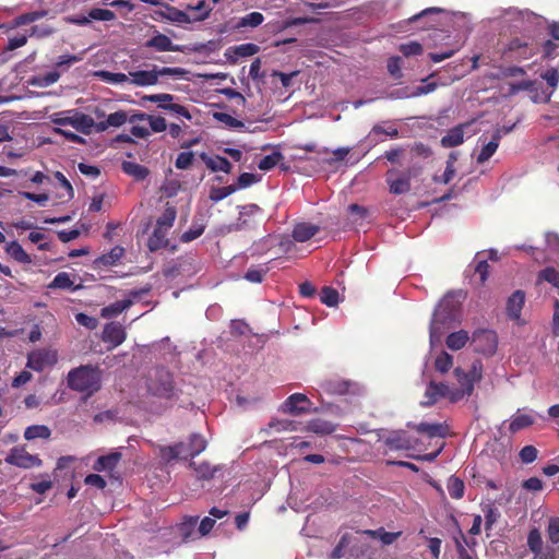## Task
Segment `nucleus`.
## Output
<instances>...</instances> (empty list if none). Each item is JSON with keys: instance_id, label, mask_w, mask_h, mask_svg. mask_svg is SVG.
I'll return each mask as SVG.
<instances>
[{"instance_id": "f257e3e1", "label": "nucleus", "mask_w": 559, "mask_h": 559, "mask_svg": "<svg viewBox=\"0 0 559 559\" xmlns=\"http://www.w3.org/2000/svg\"><path fill=\"white\" fill-rule=\"evenodd\" d=\"M460 302L455 300L451 293L440 300L432 313L429 326V337L432 345L440 343L444 332L460 323Z\"/></svg>"}, {"instance_id": "f03ea898", "label": "nucleus", "mask_w": 559, "mask_h": 559, "mask_svg": "<svg viewBox=\"0 0 559 559\" xmlns=\"http://www.w3.org/2000/svg\"><path fill=\"white\" fill-rule=\"evenodd\" d=\"M69 389L92 396L102 388V370L98 366L81 365L71 369L67 376Z\"/></svg>"}, {"instance_id": "7ed1b4c3", "label": "nucleus", "mask_w": 559, "mask_h": 559, "mask_svg": "<svg viewBox=\"0 0 559 559\" xmlns=\"http://www.w3.org/2000/svg\"><path fill=\"white\" fill-rule=\"evenodd\" d=\"M148 392L159 399L170 400L176 396L174 377L166 368H156L147 383Z\"/></svg>"}, {"instance_id": "20e7f679", "label": "nucleus", "mask_w": 559, "mask_h": 559, "mask_svg": "<svg viewBox=\"0 0 559 559\" xmlns=\"http://www.w3.org/2000/svg\"><path fill=\"white\" fill-rule=\"evenodd\" d=\"M51 122L57 126H71L83 134H90L95 124L91 116L71 110L53 114Z\"/></svg>"}, {"instance_id": "39448f33", "label": "nucleus", "mask_w": 559, "mask_h": 559, "mask_svg": "<svg viewBox=\"0 0 559 559\" xmlns=\"http://www.w3.org/2000/svg\"><path fill=\"white\" fill-rule=\"evenodd\" d=\"M472 345L474 346L475 352L486 356H491L497 350V334L492 330L479 329L473 333Z\"/></svg>"}, {"instance_id": "423d86ee", "label": "nucleus", "mask_w": 559, "mask_h": 559, "mask_svg": "<svg viewBox=\"0 0 559 559\" xmlns=\"http://www.w3.org/2000/svg\"><path fill=\"white\" fill-rule=\"evenodd\" d=\"M5 462L20 468L39 467L43 464L38 455H33L22 445L13 447L5 457Z\"/></svg>"}, {"instance_id": "0eeeda50", "label": "nucleus", "mask_w": 559, "mask_h": 559, "mask_svg": "<svg viewBox=\"0 0 559 559\" xmlns=\"http://www.w3.org/2000/svg\"><path fill=\"white\" fill-rule=\"evenodd\" d=\"M58 361V354L52 349H36L28 354L26 366L37 372L52 367Z\"/></svg>"}, {"instance_id": "6e6552de", "label": "nucleus", "mask_w": 559, "mask_h": 559, "mask_svg": "<svg viewBox=\"0 0 559 559\" xmlns=\"http://www.w3.org/2000/svg\"><path fill=\"white\" fill-rule=\"evenodd\" d=\"M312 402L302 393H294L288 396L281 406L282 412L292 415H301L310 412Z\"/></svg>"}, {"instance_id": "1a4fd4ad", "label": "nucleus", "mask_w": 559, "mask_h": 559, "mask_svg": "<svg viewBox=\"0 0 559 559\" xmlns=\"http://www.w3.org/2000/svg\"><path fill=\"white\" fill-rule=\"evenodd\" d=\"M407 426L419 433L427 435L429 438H445L449 435V426L445 423H408Z\"/></svg>"}, {"instance_id": "9d476101", "label": "nucleus", "mask_w": 559, "mask_h": 559, "mask_svg": "<svg viewBox=\"0 0 559 559\" xmlns=\"http://www.w3.org/2000/svg\"><path fill=\"white\" fill-rule=\"evenodd\" d=\"M127 333L123 326L118 322H110L104 326L102 338L105 343H110L117 347L124 342Z\"/></svg>"}, {"instance_id": "9b49d317", "label": "nucleus", "mask_w": 559, "mask_h": 559, "mask_svg": "<svg viewBox=\"0 0 559 559\" xmlns=\"http://www.w3.org/2000/svg\"><path fill=\"white\" fill-rule=\"evenodd\" d=\"M355 383L341 379L338 377H332L326 380H324L321 384V388L323 391L331 395H344L350 392L352 386H354Z\"/></svg>"}, {"instance_id": "f8f14e48", "label": "nucleus", "mask_w": 559, "mask_h": 559, "mask_svg": "<svg viewBox=\"0 0 559 559\" xmlns=\"http://www.w3.org/2000/svg\"><path fill=\"white\" fill-rule=\"evenodd\" d=\"M384 443L391 450H411L414 448V440L404 430L391 432Z\"/></svg>"}, {"instance_id": "ddd939ff", "label": "nucleus", "mask_w": 559, "mask_h": 559, "mask_svg": "<svg viewBox=\"0 0 559 559\" xmlns=\"http://www.w3.org/2000/svg\"><path fill=\"white\" fill-rule=\"evenodd\" d=\"M449 394V386L442 382L430 381L426 392L425 401L421 402L423 406H431L441 397H445Z\"/></svg>"}, {"instance_id": "4468645a", "label": "nucleus", "mask_w": 559, "mask_h": 559, "mask_svg": "<svg viewBox=\"0 0 559 559\" xmlns=\"http://www.w3.org/2000/svg\"><path fill=\"white\" fill-rule=\"evenodd\" d=\"M144 47L153 48L159 52L180 51L179 46L174 45L168 36L158 32L156 35L145 41Z\"/></svg>"}, {"instance_id": "2eb2a0df", "label": "nucleus", "mask_w": 559, "mask_h": 559, "mask_svg": "<svg viewBox=\"0 0 559 559\" xmlns=\"http://www.w3.org/2000/svg\"><path fill=\"white\" fill-rule=\"evenodd\" d=\"M168 231L169 228H165L159 225L155 226L152 235L147 239V247L150 251H158L169 246V240L167 238Z\"/></svg>"}, {"instance_id": "dca6fc26", "label": "nucleus", "mask_w": 559, "mask_h": 559, "mask_svg": "<svg viewBox=\"0 0 559 559\" xmlns=\"http://www.w3.org/2000/svg\"><path fill=\"white\" fill-rule=\"evenodd\" d=\"M200 157L211 171H223L225 174L231 173L233 165L226 157L219 155H215L212 157L209 156L206 153H202Z\"/></svg>"}, {"instance_id": "f3484780", "label": "nucleus", "mask_w": 559, "mask_h": 559, "mask_svg": "<svg viewBox=\"0 0 559 559\" xmlns=\"http://www.w3.org/2000/svg\"><path fill=\"white\" fill-rule=\"evenodd\" d=\"M129 75L131 76L129 82L136 86H151L158 82V73L156 69L129 72Z\"/></svg>"}, {"instance_id": "a211bd4d", "label": "nucleus", "mask_w": 559, "mask_h": 559, "mask_svg": "<svg viewBox=\"0 0 559 559\" xmlns=\"http://www.w3.org/2000/svg\"><path fill=\"white\" fill-rule=\"evenodd\" d=\"M525 302V295L522 290H515L507 301V313L510 319L516 320L521 317V311Z\"/></svg>"}, {"instance_id": "6ab92c4d", "label": "nucleus", "mask_w": 559, "mask_h": 559, "mask_svg": "<svg viewBox=\"0 0 559 559\" xmlns=\"http://www.w3.org/2000/svg\"><path fill=\"white\" fill-rule=\"evenodd\" d=\"M320 228L310 223H299L293 229V238L296 241L305 242L319 233Z\"/></svg>"}, {"instance_id": "aec40b11", "label": "nucleus", "mask_w": 559, "mask_h": 559, "mask_svg": "<svg viewBox=\"0 0 559 559\" xmlns=\"http://www.w3.org/2000/svg\"><path fill=\"white\" fill-rule=\"evenodd\" d=\"M206 448V441L205 439L198 433H192L189 437L188 444H185L183 454L185 457H194L199 455L201 452H203Z\"/></svg>"}, {"instance_id": "412c9836", "label": "nucleus", "mask_w": 559, "mask_h": 559, "mask_svg": "<svg viewBox=\"0 0 559 559\" xmlns=\"http://www.w3.org/2000/svg\"><path fill=\"white\" fill-rule=\"evenodd\" d=\"M464 142V130L463 126H456L448 131L445 135L441 138V145L443 147H455Z\"/></svg>"}, {"instance_id": "4be33fe9", "label": "nucleus", "mask_w": 559, "mask_h": 559, "mask_svg": "<svg viewBox=\"0 0 559 559\" xmlns=\"http://www.w3.org/2000/svg\"><path fill=\"white\" fill-rule=\"evenodd\" d=\"M121 457L122 454L118 451L110 452L107 455H102L95 462L94 469L97 472L112 471L117 466Z\"/></svg>"}, {"instance_id": "5701e85b", "label": "nucleus", "mask_w": 559, "mask_h": 559, "mask_svg": "<svg viewBox=\"0 0 559 559\" xmlns=\"http://www.w3.org/2000/svg\"><path fill=\"white\" fill-rule=\"evenodd\" d=\"M213 118L216 121L224 123L229 129H238V130H242L243 129L247 132L261 131L260 128H255V129H252V130L246 128L245 123L242 121L234 118L231 115H229L227 112L215 111V112H213Z\"/></svg>"}, {"instance_id": "b1692460", "label": "nucleus", "mask_w": 559, "mask_h": 559, "mask_svg": "<svg viewBox=\"0 0 559 559\" xmlns=\"http://www.w3.org/2000/svg\"><path fill=\"white\" fill-rule=\"evenodd\" d=\"M501 140V133L500 130H497L493 134L491 140L483 146L481 151L479 152L477 156V163L484 164L487 162L497 151L499 143Z\"/></svg>"}, {"instance_id": "393cba45", "label": "nucleus", "mask_w": 559, "mask_h": 559, "mask_svg": "<svg viewBox=\"0 0 559 559\" xmlns=\"http://www.w3.org/2000/svg\"><path fill=\"white\" fill-rule=\"evenodd\" d=\"M183 442H178L174 445L160 447L159 456L165 463H169L178 459H186L183 454Z\"/></svg>"}, {"instance_id": "a878e982", "label": "nucleus", "mask_w": 559, "mask_h": 559, "mask_svg": "<svg viewBox=\"0 0 559 559\" xmlns=\"http://www.w3.org/2000/svg\"><path fill=\"white\" fill-rule=\"evenodd\" d=\"M469 334L465 330L450 333L445 338L447 347L451 350L462 349L468 342Z\"/></svg>"}, {"instance_id": "bb28decb", "label": "nucleus", "mask_w": 559, "mask_h": 559, "mask_svg": "<svg viewBox=\"0 0 559 559\" xmlns=\"http://www.w3.org/2000/svg\"><path fill=\"white\" fill-rule=\"evenodd\" d=\"M121 169L124 174L133 177L138 181L144 180L150 174V170L145 166L133 162H122Z\"/></svg>"}, {"instance_id": "cd10ccee", "label": "nucleus", "mask_w": 559, "mask_h": 559, "mask_svg": "<svg viewBox=\"0 0 559 559\" xmlns=\"http://www.w3.org/2000/svg\"><path fill=\"white\" fill-rule=\"evenodd\" d=\"M307 429L313 433L324 436L333 433L336 430V426L331 421L316 418L308 423Z\"/></svg>"}, {"instance_id": "c85d7f7f", "label": "nucleus", "mask_w": 559, "mask_h": 559, "mask_svg": "<svg viewBox=\"0 0 559 559\" xmlns=\"http://www.w3.org/2000/svg\"><path fill=\"white\" fill-rule=\"evenodd\" d=\"M132 306V299L117 300L102 309L103 318H112Z\"/></svg>"}, {"instance_id": "c756f323", "label": "nucleus", "mask_w": 559, "mask_h": 559, "mask_svg": "<svg viewBox=\"0 0 559 559\" xmlns=\"http://www.w3.org/2000/svg\"><path fill=\"white\" fill-rule=\"evenodd\" d=\"M454 373H455V376L457 378V381L460 383V389L459 390H466L467 384H471L472 388L474 389L475 381L479 380L480 377H481L480 372L477 371L475 365L473 366V369H472V371L469 373L463 372L460 368H456L454 370Z\"/></svg>"}, {"instance_id": "7c9ffc66", "label": "nucleus", "mask_w": 559, "mask_h": 559, "mask_svg": "<svg viewBox=\"0 0 559 559\" xmlns=\"http://www.w3.org/2000/svg\"><path fill=\"white\" fill-rule=\"evenodd\" d=\"M189 466L194 469L198 478L203 479V480L212 479L214 477L215 473L218 471L217 466H212L207 462H201L198 464L197 462L192 461V462H190Z\"/></svg>"}, {"instance_id": "2f4dec72", "label": "nucleus", "mask_w": 559, "mask_h": 559, "mask_svg": "<svg viewBox=\"0 0 559 559\" xmlns=\"http://www.w3.org/2000/svg\"><path fill=\"white\" fill-rule=\"evenodd\" d=\"M51 436V430L46 425H32L28 426L24 431V438L26 440H35V439H49Z\"/></svg>"}, {"instance_id": "473e14b6", "label": "nucleus", "mask_w": 559, "mask_h": 559, "mask_svg": "<svg viewBox=\"0 0 559 559\" xmlns=\"http://www.w3.org/2000/svg\"><path fill=\"white\" fill-rule=\"evenodd\" d=\"M48 287L51 289L75 290L79 286H74L73 281L67 272H60L55 276Z\"/></svg>"}, {"instance_id": "72a5a7b5", "label": "nucleus", "mask_w": 559, "mask_h": 559, "mask_svg": "<svg viewBox=\"0 0 559 559\" xmlns=\"http://www.w3.org/2000/svg\"><path fill=\"white\" fill-rule=\"evenodd\" d=\"M124 254V249L120 246L114 247L108 253L103 254L97 259V263L103 266L115 265Z\"/></svg>"}, {"instance_id": "f704fd0d", "label": "nucleus", "mask_w": 559, "mask_h": 559, "mask_svg": "<svg viewBox=\"0 0 559 559\" xmlns=\"http://www.w3.org/2000/svg\"><path fill=\"white\" fill-rule=\"evenodd\" d=\"M447 489H448L451 498L457 500V499L463 498L464 491H465V485H464V481L460 477L452 475L451 477H449V479L447 481Z\"/></svg>"}, {"instance_id": "c9c22d12", "label": "nucleus", "mask_w": 559, "mask_h": 559, "mask_svg": "<svg viewBox=\"0 0 559 559\" xmlns=\"http://www.w3.org/2000/svg\"><path fill=\"white\" fill-rule=\"evenodd\" d=\"M534 424V418L528 414H516L509 425L511 433H515L522 429H525Z\"/></svg>"}, {"instance_id": "e433bc0d", "label": "nucleus", "mask_w": 559, "mask_h": 559, "mask_svg": "<svg viewBox=\"0 0 559 559\" xmlns=\"http://www.w3.org/2000/svg\"><path fill=\"white\" fill-rule=\"evenodd\" d=\"M176 217V207L167 202L163 214L156 221V225L170 229L174 226Z\"/></svg>"}, {"instance_id": "4c0bfd02", "label": "nucleus", "mask_w": 559, "mask_h": 559, "mask_svg": "<svg viewBox=\"0 0 559 559\" xmlns=\"http://www.w3.org/2000/svg\"><path fill=\"white\" fill-rule=\"evenodd\" d=\"M527 46H528L527 41H525L519 37H515V38H512L508 43L506 52H518L519 51L520 52L519 58L526 59L533 55V53L526 51Z\"/></svg>"}, {"instance_id": "58836bf2", "label": "nucleus", "mask_w": 559, "mask_h": 559, "mask_svg": "<svg viewBox=\"0 0 559 559\" xmlns=\"http://www.w3.org/2000/svg\"><path fill=\"white\" fill-rule=\"evenodd\" d=\"M261 209L257 204H248L242 207L239 213V217L237 223L235 224V229L240 230L250 226L249 222L245 218V216L254 215L260 212Z\"/></svg>"}, {"instance_id": "ea45409f", "label": "nucleus", "mask_w": 559, "mask_h": 559, "mask_svg": "<svg viewBox=\"0 0 559 559\" xmlns=\"http://www.w3.org/2000/svg\"><path fill=\"white\" fill-rule=\"evenodd\" d=\"M237 191L236 185H229L225 187H212L210 190V200L213 202H219L228 195Z\"/></svg>"}, {"instance_id": "a19ab883", "label": "nucleus", "mask_w": 559, "mask_h": 559, "mask_svg": "<svg viewBox=\"0 0 559 559\" xmlns=\"http://www.w3.org/2000/svg\"><path fill=\"white\" fill-rule=\"evenodd\" d=\"M365 534L372 537H379L384 545H391L402 535V532H385L383 528H380L377 531L367 530L365 531Z\"/></svg>"}, {"instance_id": "79ce46f5", "label": "nucleus", "mask_w": 559, "mask_h": 559, "mask_svg": "<svg viewBox=\"0 0 559 559\" xmlns=\"http://www.w3.org/2000/svg\"><path fill=\"white\" fill-rule=\"evenodd\" d=\"M390 192L393 194H403L411 190V180L408 177H400L394 180L388 179Z\"/></svg>"}, {"instance_id": "37998d69", "label": "nucleus", "mask_w": 559, "mask_h": 559, "mask_svg": "<svg viewBox=\"0 0 559 559\" xmlns=\"http://www.w3.org/2000/svg\"><path fill=\"white\" fill-rule=\"evenodd\" d=\"M46 14H47V12L44 10L43 11H33V12H27V13L21 14L13 20V26L17 27V26L31 24L33 22H36V21L43 19Z\"/></svg>"}, {"instance_id": "c03bdc74", "label": "nucleus", "mask_w": 559, "mask_h": 559, "mask_svg": "<svg viewBox=\"0 0 559 559\" xmlns=\"http://www.w3.org/2000/svg\"><path fill=\"white\" fill-rule=\"evenodd\" d=\"M283 158L284 156L281 152H273L272 154L264 156L259 162L258 167L260 170L269 171L273 169Z\"/></svg>"}, {"instance_id": "a18cd8bd", "label": "nucleus", "mask_w": 559, "mask_h": 559, "mask_svg": "<svg viewBox=\"0 0 559 559\" xmlns=\"http://www.w3.org/2000/svg\"><path fill=\"white\" fill-rule=\"evenodd\" d=\"M8 252L17 262H21V263H28V262H31L29 255L25 252L23 247L19 242H16V241H12L9 245Z\"/></svg>"}, {"instance_id": "49530a36", "label": "nucleus", "mask_w": 559, "mask_h": 559, "mask_svg": "<svg viewBox=\"0 0 559 559\" xmlns=\"http://www.w3.org/2000/svg\"><path fill=\"white\" fill-rule=\"evenodd\" d=\"M163 5L167 9L168 14L167 15H165L164 13H160V14L164 17H166L167 20L177 22V23H189L190 22V17L186 12L178 10L175 7H171L169 4L164 3Z\"/></svg>"}, {"instance_id": "de8ad7c7", "label": "nucleus", "mask_w": 559, "mask_h": 559, "mask_svg": "<svg viewBox=\"0 0 559 559\" xmlns=\"http://www.w3.org/2000/svg\"><path fill=\"white\" fill-rule=\"evenodd\" d=\"M320 301L329 307H334L338 304V292L330 286L322 288L320 293Z\"/></svg>"}, {"instance_id": "09e8293b", "label": "nucleus", "mask_w": 559, "mask_h": 559, "mask_svg": "<svg viewBox=\"0 0 559 559\" xmlns=\"http://www.w3.org/2000/svg\"><path fill=\"white\" fill-rule=\"evenodd\" d=\"M96 76L100 78L103 81L111 84H121L124 82H129V76L124 73H114L109 71H98L96 72Z\"/></svg>"}, {"instance_id": "8fccbe9b", "label": "nucleus", "mask_w": 559, "mask_h": 559, "mask_svg": "<svg viewBox=\"0 0 559 559\" xmlns=\"http://www.w3.org/2000/svg\"><path fill=\"white\" fill-rule=\"evenodd\" d=\"M453 366V357L447 352H442L435 360V368L441 373L448 372Z\"/></svg>"}, {"instance_id": "3c124183", "label": "nucleus", "mask_w": 559, "mask_h": 559, "mask_svg": "<svg viewBox=\"0 0 559 559\" xmlns=\"http://www.w3.org/2000/svg\"><path fill=\"white\" fill-rule=\"evenodd\" d=\"M264 21V16L260 12H251L242 16L238 23L239 27H257Z\"/></svg>"}, {"instance_id": "603ef678", "label": "nucleus", "mask_w": 559, "mask_h": 559, "mask_svg": "<svg viewBox=\"0 0 559 559\" xmlns=\"http://www.w3.org/2000/svg\"><path fill=\"white\" fill-rule=\"evenodd\" d=\"M527 546L535 555H538L542 551L543 540L540 532L537 528L530 531L527 536Z\"/></svg>"}, {"instance_id": "864d4df0", "label": "nucleus", "mask_w": 559, "mask_h": 559, "mask_svg": "<svg viewBox=\"0 0 559 559\" xmlns=\"http://www.w3.org/2000/svg\"><path fill=\"white\" fill-rule=\"evenodd\" d=\"M538 280L548 282L552 286L559 288V272L552 266H548L542 270L538 273Z\"/></svg>"}, {"instance_id": "5fc2aeb1", "label": "nucleus", "mask_w": 559, "mask_h": 559, "mask_svg": "<svg viewBox=\"0 0 559 559\" xmlns=\"http://www.w3.org/2000/svg\"><path fill=\"white\" fill-rule=\"evenodd\" d=\"M88 17L95 21H112L116 19V14L108 9L93 8L88 11Z\"/></svg>"}, {"instance_id": "6e6d98bb", "label": "nucleus", "mask_w": 559, "mask_h": 559, "mask_svg": "<svg viewBox=\"0 0 559 559\" xmlns=\"http://www.w3.org/2000/svg\"><path fill=\"white\" fill-rule=\"evenodd\" d=\"M236 57H251L259 51V47L255 44L247 43L235 46L231 48Z\"/></svg>"}, {"instance_id": "4d7b16f0", "label": "nucleus", "mask_w": 559, "mask_h": 559, "mask_svg": "<svg viewBox=\"0 0 559 559\" xmlns=\"http://www.w3.org/2000/svg\"><path fill=\"white\" fill-rule=\"evenodd\" d=\"M128 119L129 112H127L126 110H118L108 115L106 123L110 124L111 127L118 128L128 122Z\"/></svg>"}, {"instance_id": "13d9d810", "label": "nucleus", "mask_w": 559, "mask_h": 559, "mask_svg": "<svg viewBox=\"0 0 559 559\" xmlns=\"http://www.w3.org/2000/svg\"><path fill=\"white\" fill-rule=\"evenodd\" d=\"M198 519V516H191L180 524L179 531L183 540H188L193 535Z\"/></svg>"}, {"instance_id": "bf43d9fd", "label": "nucleus", "mask_w": 559, "mask_h": 559, "mask_svg": "<svg viewBox=\"0 0 559 559\" xmlns=\"http://www.w3.org/2000/svg\"><path fill=\"white\" fill-rule=\"evenodd\" d=\"M389 73L394 79H401L403 76L402 73V58L399 56H394L389 58L388 64H386Z\"/></svg>"}, {"instance_id": "052dcab7", "label": "nucleus", "mask_w": 559, "mask_h": 559, "mask_svg": "<svg viewBox=\"0 0 559 559\" xmlns=\"http://www.w3.org/2000/svg\"><path fill=\"white\" fill-rule=\"evenodd\" d=\"M399 49L405 57L419 56L423 53V46L418 41L402 44Z\"/></svg>"}, {"instance_id": "680f3d73", "label": "nucleus", "mask_w": 559, "mask_h": 559, "mask_svg": "<svg viewBox=\"0 0 559 559\" xmlns=\"http://www.w3.org/2000/svg\"><path fill=\"white\" fill-rule=\"evenodd\" d=\"M159 108L162 109H166V110H169L176 115H179L188 120H191L192 119V115L190 114V111L182 105L180 104H159Z\"/></svg>"}, {"instance_id": "e2e57ef3", "label": "nucleus", "mask_w": 559, "mask_h": 559, "mask_svg": "<svg viewBox=\"0 0 559 559\" xmlns=\"http://www.w3.org/2000/svg\"><path fill=\"white\" fill-rule=\"evenodd\" d=\"M538 451L534 445H525L521 449L519 456L522 463L530 464L537 459Z\"/></svg>"}, {"instance_id": "0e129e2a", "label": "nucleus", "mask_w": 559, "mask_h": 559, "mask_svg": "<svg viewBox=\"0 0 559 559\" xmlns=\"http://www.w3.org/2000/svg\"><path fill=\"white\" fill-rule=\"evenodd\" d=\"M547 537L554 545L559 543V518H551L549 520Z\"/></svg>"}, {"instance_id": "69168bd1", "label": "nucleus", "mask_w": 559, "mask_h": 559, "mask_svg": "<svg viewBox=\"0 0 559 559\" xmlns=\"http://www.w3.org/2000/svg\"><path fill=\"white\" fill-rule=\"evenodd\" d=\"M60 78V73L57 71L48 72L41 76L35 79L34 83L41 86L47 87L53 83H56Z\"/></svg>"}, {"instance_id": "338daca9", "label": "nucleus", "mask_w": 559, "mask_h": 559, "mask_svg": "<svg viewBox=\"0 0 559 559\" xmlns=\"http://www.w3.org/2000/svg\"><path fill=\"white\" fill-rule=\"evenodd\" d=\"M193 159L194 155L192 152H181L176 158L175 166L178 169H188L192 165Z\"/></svg>"}, {"instance_id": "774afa93", "label": "nucleus", "mask_w": 559, "mask_h": 559, "mask_svg": "<svg viewBox=\"0 0 559 559\" xmlns=\"http://www.w3.org/2000/svg\"><path fill=\"white\" fill-rule=\"evenodd\" d=\"M485 513V528L490 530L500 516L498 509L492 506H487L484 510Z\"/></svg>"}]
</instances>
